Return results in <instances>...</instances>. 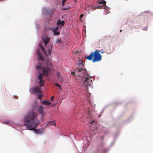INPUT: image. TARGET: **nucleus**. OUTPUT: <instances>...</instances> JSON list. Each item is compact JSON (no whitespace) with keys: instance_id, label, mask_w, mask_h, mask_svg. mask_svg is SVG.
Instances as JSON below:
<instances>
[{"instance_id":"nucleus-34","label":"nucleus","mask_w":153,"mask_h":153,"mask_svg":"<svg viewBox=\"0 0 153 153\" xmlns=\"http://www.w3.org/2000/svg\"><path fill=\"white\" fill-rule=\"evenodd\" d=\"M102 53H104V52H101Z\"/></svg>"},{"instance_id":"nucleus-31","label":"nucleus","mask_w":153,"mask_h":153,"mask_svg":"<svg viewBox=\"0 0 153 153\" xmlns=\"http://www.w3.org/2000/svg\"><path fill=\"white\" fill-rule=\"evenodd\" d=\"M62 4L63 6L64 5L65 3H63V1H62Z\"/></svg>"},{"instance_id":"nucleus-28","label":"nucleus","mask_w":153,"mask_h":153,"mask_svg":"<svg viewBox=\"0 0 153 153\" xmlns=\"http://www.w3.org/2000/svg\"><path fill=\"white\" fill-rule=\"evenodd\" d=\"M67 0H62V1H63V3H65V2L67 1Z\"/></svg>"},{"instance_id":"nucleus-18","label":"nucleus","mask_w":153,"mask_h":153,"mask_svg":"<svg viewBox=\"0 0 153 153\" xmlns=\"http://www.w3.org/2000/svg\"><path fill=\"white\" fill-rule=\"evenodd\" d=\"M39 47H40L41 49L44 52L45 54H46L45 51V48L43 46L41 45H40Z\"/></svg>"},{"instance_id":"nucleus-30","label":"nucleus","mask_w":153,"mask_h":153,"mask_svg":"<svg viewBox=\"0 0 153 153\" xmlns=\"http://www.w3.org/2000/svg\"><path fill=\"white\" fill-rule=\"evenodd\" d=\"M8 122L7 121H5L4 122L5 123H8Z\"/></svg>"},{"instance_id":"nucleus-23","label":"nucleus","mask_w":153,"mask_h":153,"mask_svg":"<svg viewBox=\"0 0 153 153\" xmlns=\"http://www.w3.org/2000/svg\"><path fill=\"white\" fill-rule=\"evenodd\" d=\"M59 27L58 26L56 27L54 29H53V30H55L56 31H57L59 30Z\"/></svg>"},{"instance_id":"nucleus-25","label":"nucleus","mask_w":153,"mask_h":153,"mask_svg":"<svg viewBox=\"0 0 153 153\" xmlns=\"http://www.w3.org/2000/svg\"><path fill=\"white\" fill-rule=\"evenodd\" d=\"M75 72H74V71H73V72H71V74L72 75H75L76 74H75Z\"/></svg>"},{"instance_id":"nucleus-7","label":"nucleus","mask_w":153,"mask_h":153,"mask_svg":"<svg viewBox=\"0 0 153 153\" xmlns=\"http://www.w3.org/2000/svg\"><path fill=\"white\" fill-rule=\"evenodd\" d=\"M50 40V39L49 37L45 36L44 37L43 42L45 45L46 46L47 45L48 43V42Z\"/></svg>"},{"instance_id":"nucleus-16","label":"nucleus","mask_w":153,"mask_h":153,"mask_svg":"<svg viewBox=\"0 0 153 153\" xmlns=\"http://www.w3.org/2000/svg\"><path fill=\"white\" fill-rule=\"evenodd\" d=\"M53 32L54 35H59L60 33V32L59 31H56L55 30H53Z\"/></svg>"},{"instance_id":"nucleus-13","label":"nucleus","mask_w":153,"mask_h":153,"mask_svg":"<svg viewBox=\"0 0 153 153\" xmlns=\"http://www.w3.org/2000/svg\"><path fill=\"white\" fill-rule=\"evenodd\" d=\"M100 4H103V6H105V5L106 4V1L104 0L99 1L98 2Z\"/></svg>"},{"instance_id":"nucleus-21","label":"nucleus","mask_w":153,"mask_h":153,"mask_svg":"<svg viewBox=\"0 0 153 153\" xmlns=\"http://www.w3.org/2000/svg\"><path fill=\"white\" fill-rule=\"evenodd\" d=\"M56 76H57V77H58V78H59V77H60V73L59 72L57 71L56 72Z\"/></svg>"},{"instance_id":"nucleus-24","label":"nucleus","mask_w":153,"mask_h":153,"mask_svg":"<svg viewBox=\"0 0 153 153\" xmlns=\"http://www.w3.org/2000/svg\"><path fill=\"white\" fill-rule=\"evenodd\" d=\"M54 98V96H52L51 97L50 99L51 101H52V100H53Z\"/></svg>"},{"instance_id":"nucleus-35","label":"nucleus","mask_w":153,"mask_h":153,"mask_svg":"<svg viewBox=\"0 0 153 153\" xmlns=\"http://www.w3.org/2000/svg\"><path fill=\"white\" fill-rule=\"evenodd\" d=\"M126 1H127L128 0H126Z\"/></svg>"},{"instance_id":"nucleus-17","label":"nucleus","mask_w":153,"mask_h":153,"mask_svg":"<svg viewBox=\"0 0 153 153\" xmlns=\"http://www.w3.org/2000/svg\"><path fill=\"white\" fill-rule=\"evenodd\" d=\"M42 68V64L40 63H38L36 66V68L40 69Z\"/></svg>"},{"instance_id":"nucleus-26","label":"nucleus","mask_w":153,"mask_h":153,"mask_svg":"<svg viewBox=\"0 0 153 153\" xmlns=\"http://www.w3.org/2000/svg\"><path fill=\"white\" fill-rule=\"evenodd\" d=\"M102 6H101V5H99V6H97V8H102Z\"/></svg>"},{"instance_id":"nucleus-6","label":"nucleus","mask_w":153,"mask_h":153,"mask_svg":"<svg viewBox=\"0 0 153 153\" xmlns=\"http://www.w3.org/2000/svg\"><path fill=\"white\" fill-rule=\"evenodd\" d=\"M36 53L39 56V59L42 61L44 60L43 56L42 55V53L40 52L39 49L37 50Z\"/></svg>"},{"instance_id":"nucleus-8","label":"nucleus","mask_w":153,"mask_h":153,"mask_svg":"<svg viewBox=\"0 0 153 153\" xmlns=\"http://www.w3.org/2000/svg\"><path fill=\"white\" fill-rule=\"evenodd\" d=\"M43 108H42V106H41L39 107L38 110L39 113L40 114H41L42 115H43L44 114V113L43 112Z\"/></svg>"},{"instance_id":"nucleus-33","label":"nucleus","mask_w":153,"mask_h":153,"mask_svg":"<svg viewBox=\"0 0 153 153\" xmlns=\"http://www.w3.org/2000/svg\"><path fill=\"white\" fill-rule=\"evenodd\" d=\"M52 71H54L53 70V69H52Z\"/></svg>"},{"instance_id":"nucleus-5","label":"nucleus","mask_w":153,"mask_h":153,"mask_svg":"<svg viewBox=\"0 0 153 153\" xmlns=\"http://www.w3.org/2000/svg\"><path fill=\"white\" fill-rule=\"evenodd\" d=\"M30 92L32 94H36V95L41 94L42 92L41 88L39 86L31 88L30 89Z\"/></svg>"},{"instance_id":"nucleus-10","label":"nucleus","mask_w":153,"mask_h":153,"mask_svg":"<svg viewBox=\"0 0 153 153\" xmlns=\"http://www.w3.org/2000/svg\"><path fill=\"white\" fill-rule=\"evenodd\" d=\"M65 24V22L63 20H62V21H60V20H59L57 23V25H60L61 26H63Z\"/></svg>"},{"instance_id":"nucleus-22","label":"nucleus","mask_w":153,"mask_h":153,"mask_svg":"<svg viewBox=\"0 0 153 153\" xmlns=\"http://www.w3.org/2000/svg\"><path fill=\"white\" fill-rule=\"evenodd\" d=\"M55 85L56 86L58 87H59L60 88V84H59L58 83H55Z\"/></svg>"},{"instance_id":"nucleus-1","label":"nucleus","mask_w":153,"mask_h":153,"mask_svg":"<svg viewBox=\"0 0 153 153\" xmlns=\"http://www.w3.org/2000/svg\"><path fill=\"white\" fill-rule=\"evenodd\" d=\"M37 115L36 113L32 111H29L24 118V125L29 130H35L36 132V128L40 123L38 120Z\"/></svg>"},{"instance_id":"nucleus-15","label":"nucleus","mask_w":153,"mask_h":153,"mask_svg":"<svg viewBox=\"0 0 153 153\" xmlns=\"http://www.w3.org/2000/svg\"><path fill=\"white\" fill-rule=\"evenodd\" d=\"M38 77L39 80L42 79L43 78V76L42 74L41 73H40L39 74Z\"/></svg>"},{"instance_id":"nucleus-11","label":"nucleus","mask_w":153,"mask_h":153,"mask_svg":"<svg viewBox=\"0 0 153 153\" xmlns=\"http://www.w3.org/2000/svg\"><path fill=\"white\" fill-rule=\"evenodd\" d=\"M45 81L44 80L41 79L39 80V85L42 87L44 86V85Z\"/></svg>"},{"instance_id":"nucleus-9","label":"nucleus","mask_w":153,"mask_h":153,"mask_svg":"<svg viewBox=\"0 0 153 153\" xmlns=\"http://www.w3.org/2000/svg\"><path fill=\"white\" fill-rule=\"evenodd\" d=\"M42 103L43 104L47 105H49L51 104V102L47 100L43 101Z\"/></svg>"},{"instance_id":"nucleus-2","label":"nucleus","mask_w":153,"mask_h":153,"mask_svg":"<svg viewBox=\"0 0 153 153\" xmlns=\"http://www.w3.org/2000/svg\"><path fill=\"white\" fill-rule=\"evenodd\" d=\"M75 71L76 73V75L79 76L81 78L82 81L85 85L86 88H88V86L91 85L92 81L91 79H89L90 77L84 76L86 74L88 76V75L86 70L82 67L76 68L75 69Z\"/></svg>"},{"instance_id":"nucleus-3","label":"nucleus","mask_w":153,"mask_h":153,"mask_svg":"<svg viewBox=\"0 0 153 153\" xmlns=\"http://www.w3.org/2000/svg\"><path fill=\"white\" fill-rule=\"evenodd\" d=\"M100 51L96 50L92 52L90 55L86 57V59L89 60L92 59L93 62H98L100 61L102 59V56L100 53Z\"/></svg>"},{"instance_id":"nucleus-29","label":"nucleus","mask_w":153,"mask_h":153,"mask_svg":"<svg viewBox=\"0 0 153 153\" xmlns=\"http://www.w3.org/2000/svg\"><path fill=\"white\" fill-rule=\"evenodd\" d=\"M42 116H43V115H42V116H41V120H43V117H42Z\"/></svg>"},{"instance_id":"nucleus-27","label":"nucleus","mask_w":153,"mask_h":153,"mask_svg":"<svg viewBox=\"0 0 153 153\" xmlns=\"http://www.w3.org/2000/svg\"><path fill=\"white\" fill-rule=\"evenodd\" d=\"M83 16V14H82L80 15V18H82V17Z\"/></svg>"},{"instance_id":"nucleus-14","label":"nucleus","mask_w":153,"mask_h":153,"mask_svg":"<svg viewBox=\"0 0 153 153\" xmlns=\"http://www.w3.org/2000/svg\"><path fill=\"white\" fill-rule=\"evenodd\" d=\"M52 49V46H51V48L50 49H49L48 51V53H47L45 51L46 54H45L46 55H49L51 54V50Z\"/></svg>"},{"instance_id":"nucleus-4","label":"nucleus","mask_w":153,"mask_h":153,"mask_svg":"<svg viewBox=\"0 0 153 153\" xmlns=\"http://www.w3.org/2000/svg\"><path fill=\"white\" fill-rule=\"evenodd\" d=\"M53 68V65L50 62L49 59H47L45 60L42 68L43 74L46 76H48L49 71L51 70V69Z\"/></svg>"},{"instance_id":"nucleus-32","label":"nucleus","mask_w":153,"mask_h":153,"mask_svg":"<svg viewBox=\"0 0 153 153\" xmlns=\"http://www.w3.org/2000/svg\"><path fill=\"white\" fill-rule=\"evenodd\" d=\"M120 32H121L122 31V30H120Z\"/></svg>"},{"instance_id":"nucleus-12","label":"nucleus","mask_w":153,"mask_h":153,"mask_svg":"<svg viewBox=\"0 0 153 153\" xmlns=\"http://www.w3.org/2000/svg\"><path fill=\"white\" fill-rule=\"evenodd\" d=\"M83 63V61L82 60L81 61V62H79L77 63V65H78V66L79 67H84V66L82 65Z\"/></svg>"},{"instance_id":"nucleus-20","label":"nucleus","mask_w":153,"mask_h":153,"mask_svg":"<svg viewBox=\"0 0 153 153\" xmlns=\"http://www.w3.org/2000/svg\"><path fill=\"white\" fill-rule=\"evenodd\" d=\"M48 124L50 125H55V123L53 121H50L48 123Z\"/></svg>"},{"instance_id":"nucleus-19","label":"nucleus","mask_w":153,"mask_h":153,"mask_svg":"<svg viewBox=\"0 0 153 153\" xmlns=\"http://www.w3.org/2000/svg\"><path fill=\"white\" fill-rule=\"evenodd\" d=\"M38 95V98L40 100L42 98V97L43 96L42 95V94H39Z\"/></svg>"}]
</instances>
